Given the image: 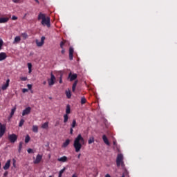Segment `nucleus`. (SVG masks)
Returning <instances> with one entry per match:
<instances>
[{
    "label": "nucleus",
    "mask_w": 177,
    "mask_h": 177,
    "mask_svg": "<svg viewBox=\"0 0 177 177\" xmlns=\"http://www.w3.org/2000/svg\"><path fill=\"white\" fill-rule=\"evenodd\" d=\"M82 145H85V139H84L81 134H78L77 138H75L73 142V147L76 153H79V151H81Z\"/></svg>",
    "instance_id": "nucleus-1"
},
{
    "label": "nucleus",
    "mask_w": 177,
    "mask_h": 177,
    "mask_svg": "<svg viewBox=\"0 0 177 177\" xmlns=\"http://www.w3.org/2000/svg\"><path fill=\"white\" fill-rule=\"evenodd\" d=\"M37 20H41V24L45 27H50V17H46V14H44L42 12L39 13L38 17H37Z\"/></svg>",
    "instance_id": "nucleus-2"
},
{
    "label": "nucleus",
    "mask_w": 177,
    "mask_h": 177,
    "mask_svg": "<svg viewBox=\"0 0 177 177\" xmlns=\"http://www.w3.org/2000/svg\"><path fill=\"white\" fill-rule=\"evenodd\" d=\"M116 165L118 167H124V156H118L116 159Z\"/></svg>",
    "instance_id": "nucleus-3"
},
{
    "label": "nucleus",
    "mask_w": 177,
    "mask_h": 177,
    "mask_svg": "<svg viewBox=\"0 0 177 177\" xmlns=\"http://www.w3.org/2000/svg\"><path fill=\"white\" fill-rule=\"evenodd\" d=\"M55 82H56V77H55V75L51 73L50 78L48 79V83L49 86H53V85H55Z\"/></svg>",
    "instance_id": "nucleus-4"
},
{
    "label": "nucleus",
    "mask_w": 177,
    "mask_h": 177,
    "mask_svg": "<svg viewBox=\"0 0 177 177\" xmlns=\"http://www.w3.org/2000/svg\"><path fill=\"white\" fill-rule=\"evenodd\" d=\"M113 149L118 151L117 156H122V153H121V149L117 145V141H113Z\"/></svg>",
    "instance_id": "nucleus-5"
},
{
    "label": "nucleus",
    "mask_w": 177,
    "mask_h": 177,
    "mask_svg": "<svg viewBox=\"0 0 177 177\" xmlns=\"http://www.w3.org/2000/svg\"><path fill=\"white\" fill-rule=\"evenodd\" d=\"M6 131V126L5 124H2V123H0V138H2V136L5 135Z\"/></svg>",
    "instance_id": "nucleus-6"
},
{
    "label": "nucleus",
    "mask_w": 177,
    "mask_h": 177,
    "mask_svg": "<svg viewBox=\"0 0 177 177\" xmlns=\"http://www.w3.org/2000/svg\"><path fill=\"white\" fill-rule=\"evenodd\" d=\"M8 140L10 143H15L17 140V136L16 134H10L8 136Z\"/></svg>",
    "instance_id": "nucleus-7"
},
{
    "label": "nucleus",
    "mask_w": 177,
    "mask_h": 177,
    "mask_svg": "<svg viewBox=\"0 0 177 177\" xmlns=\"http://www.w3.org/2000/svg\"><path fill=\"white\" fill-rule=\"evenodd\" d=\"M33 163L34 164H39L42 160V156H37L36 158L33 157Z\"/></svg>",
    "instance_id": "nucleus-8"
},
{
    "label": "nucleus",
    "mask_w": 177,
    "mask_h": 177,
    "mask_svg": "<svg viewBox=\"0 0 177 177\" xmlns=\"http://www.w3.org/2000/svg\"><path fill=\"white\" fill-rule=\"evenodd\" d=\"M45 42V37H41V41H38V39L36 40V45L37 46H42Z\"/></svg>",
    "instance_id": "nucleus-9"
},
{
    "label": "nucleus",
    "mask_w": 177,
    "mask_h": 177,
    "mask_svg": "<svg viewBox=\"0 0 177 177\" xmlns=\"http://www.w3.org/2000/svg\"><path fill=\"white\" fill-rule=\"evenodd\" d=\"M30 113H31V107L28 106L22 111V116L24 117V115H28Z\"/></svg>",
    "instance_id": "nucleus-10"
},
{
    "label": "nucleus",
    "mask_w": 177,
    "mask_h": 177,
    "mask_svg": "<svg viewBox=\"0 0 177 177\" xmlns=\"http://www.w3.org/2000/svg\"><path fill=\"white\" fill-rule=\"evenodd\" d=\"M74 55V48L73 47L69 48V59L73 60Z\"/></svg>",
    "instance_id": "nucleus-11"
},
{
    "label": "nucleus",
    "mask_w": 177,
    "mask_h": 177,
    "mask_svg": "<svg viewBox=\"0 0 177 177\" xmlns=\"http://www.w3.org/2000/svg\"><path fill=\"white\" fill-rule=\"evenodd\" d=\"M9 82H10V80L8 79L6 80V83L1 86L2 91H6V89H8V87L9 86Z\"/></svg>",
    "instance_id": "nucleus-12"
},
{
    "label": "nucleus",
    "mask_w": 177,
    "mask_h": 177,
    "mask_svg": "<svg viewBox=\"0 0 177 177\" xmlns=\"http://www.w3.org/2000/svg\"><path fill=\"white\" fill-rule=\"evenodd\" d=\"M102 140L106 145L107 146H110V142H109V139L107 138V136L106 135L102 136Z\"/></svg>",
    "instance_id": "nucleus-13"
},
{
    "label": "nucleus",
    "mask_w": 177,
    "mask_h": 177,
    "mask_svg": "<svg viewBox=\"0 0 177 177\" xmlns=\"http://www.w3.org/2000/svg\"><path fill=\"white\" fill-rule=\"evenodd\" d=\"M9 17H0V24L8 23Z\"/></svg>",
    "instance_id": "nucleus-14"
},
{
    "label": "nucleus",
    "mask_w": 177,
    "mask_h": 177,
    "mask_svg": "<svg viewBox=\"0 0 177 177\" xmlns=\"http://www.w3.org/2000/svg\"><path fill=\"white\" fill-rule=\"evenodd\" d=\"M6 57H8V55H6V53H0V62L5 60Z\"/></svg>",
    "instance_id": "nucleus-15"
},
{
    "label": "nucleus",
    "mask_w": 177,
    "mask_h": 177,
    "mask_svg": "<svg viewBox=\"0 0 177 177\" xmlns=\"http://www.w3.org/2000/svg\"><path fill=\"white\" fill-rule=\"evenodd\" d=\"M68 78L70 79V81H75V80H77V74L69 73Z\"/></svg>",
    "instance_id": "nucleus-16"
},
{
    "label": "nucleus",
    "mask_w": 177,
    "mask_h": 177,
    "mask_svg": "<svg viewBox=\"0 0 177 177\" xmlns=\"http://www.w3.org/2000/svg\"><path fill=\"white\" fill-rule=\"evenodd\" d=\"M10 167V160H7L5 165L3 166V169H5V171H6L7 169H9Z\"/></svg>",
    "instance_id": "nucleus-17"
},
{
    "label": "nucleus",
    "mask_w": 177,
    "mask_h": 177,
    "mask_svg": "<svg viewBox=\"0 0 177 177\" xmlns=\"http://www.w3.org/2000/svg\"><path fill=\"white\" fill-rule=\"evenodd\" d=\"M20 41H21V38H20L19 36L15 37L14 41H13L14 45L16 44H19V42H20Z\"/></svg>",
    "instance_id": "nucleus-18"
},
{
    "label": "nucleus",
    "mask_w": 177,
    "mask_h": 177,
    "mask_svg": "<svg viewBox=\"0 0 177 177\" xmlns=\"http://www.w3.org/2000/svg\"><path fill=\"white\" fill-rule=\"evenodd\" d=\"M68 145H70V140H69V139H67V140H66V141L63 143L62 147L66 148V147H67V146H68Z\"/></svg>",
    "instance_id": "nucleus-19"
},
{
    "label": "nucleus",
    "mask_w": 177,
    "mask_h": 177,
    "mask_svg": "<svg viewBox=\"0 0 177 177\" xmlns=\"http://www.w3.org/2000/svg\"><path fill=\"white\" fill-rule=\"evenodd\" d=\"M48 127H49V122H46L44 124L41 125V128L43 129H48Z\"/></svg>",
    "instance_id": "nucleus-20"
},
{
    "label": "nucleus",
    "mask_w": 177,
    "mask_h": 177,
    "mask_svg": "<svg viewBox=\"0 0 177 177\" xmlns=\"http://www.w3.org/2000/svg\"><path fill=\"white\" fill-rule=\"evenodd\" d=\"M58 161H59L61 162H66V161H67V157L66 156L61 157V158H58Z\"/></svg>",
    "instance_id": "nucleus-21"
},
{
    "label": "nucleus",
    "mask_w": 177,
    "mask_h": 177,
    "mask_svg": "<svg viewBox=\"0 0 177 177\" xmlns=\"http://www.w3.org/2000/svg\"><path fill=\"white\" fill-rule=\"evenodd\" d=\"M28 73L31 74V72L32 71V64L31 63H28Z\"/></svg>",
    "instance_id": "nucleus-22"
},
{
    "label": "nucleus",
    "mask_w": 177,
    "mask_h": 177,
    "mask_svg": "<svg viewBox=\"0 0 177 177\" xmlns=\"http://www.w3.org/2000/svg\"><path fill=\"white\" fill-rule=\"evenodd\" d=\"M77 84H78V81H75V82L73 83V86H72V91L73 92H75V88H77Z\"/></svg>",
    "instance_id": "nucleus-23"
},
{
    "label": "nucleus",
    "mask_w": 177,
    "mask_h": 177,
    "mask_svg": "<svg viewBox=\"0 0 177 177\" xmlns=\"http://www.w3.org/2000/svg\"><path fill=\"white\" fill-rule=\"evenodd\" d=\"M65 93H66V97H67L68 99L71 98V91H70V90L66 91Z\"/></svg>",
    "instance_id": "nucleus-24"
},
{
    "label": "nucleus",
    "mask_w": 177,
    "mask_h": 177,
    "mask_svg": "<svg viewBox=\"0 0 177 177\" xmlns=\"http://www.w3.org/2000/svg\"><path fill=\"white\" fill-rule=\"evenodd\" d=\"M94 142H95V138L90 137L88 140V145H92V143H93Z\"/></svg>",
    "instance_id": "nucleus-25"
},
{
    "label": "nucleus",
    "mask_w": 177,
    "mask_h": 177,
    "mask_svg": "<svg viewBox=\"0 0 177 177\" xmlns=\"http://www.w3.org/2000/svg\"><path fill=\"white\" fill-rule=\"evenodd\" d=\"M70 113H71V109L70 108V105H67L66 106V113L67 115L70 114Z\"/></svg>",
    "instance_id": "nucleus-26"
},
{
    "label": "nucleus",
    "mask_w": 177,
    "mask_h": 177,
    "mask_svg": "<svg viewBox=\"0 0 177 177\" xmlns=\"http://www.w3.org/2000/svg\"><path fill=\"white\" fill-rule=\"evenodd\" d=\"M66 171V167H64L62 169H61L59 172V176L62 177V175H63L64 172Z\"/></svg>",
    "instance_id": "nucleus-27"
},
{
    "label": "nucleus",
    "mask_w": 177,
    "mask_h": 177,
    "mask_svg": "<svg viewBox=\"0 0 177 177\" xmlns=\"http://www.w3.org/2000/svg\"><path fill=\"white\" fill-rule=\"evenodd\" d=\"M15 111H16V106H15L14 108H12L11 109L10 117H13V115H15Z\"/></svg>",
    "instance_id": "nucleus-28"
},
{
    "label": "nucleus",
    "mask_w": 177,
    "mask_h": 177,
    "mask_svg": "<svg viewBox=\"0 0 177 177\" xmlns=\"http://www.w3.org/2000/svg\"><path fill=\"white\" fill-rule=\"evenodd\" d=\"M67 121H68V115L65 114V115H64V124H66V122H67Z\"/></svg>",
    "instance_id": "nucleus-29"
},
{
    "label": "nucleus",
    "mask_w": 177,
    "mask_h": 177,
    "mask_svg": "<svg viewBox=\"0 0 177 177\" xmlns=\"http://www.w3.org/2000/svg\"><path fill=\"white\" fill-rule=\"evenodd\" d=\"M77 127V121L73 120L71 124V128H75Z\"/></svg>",
    "instance_id": "nucleus-30"
},
{
    "label": "nucleus",
    "mask_w": 177,
    "mask_h": 177,
    "mask_svg": "<svg viewBox=\"0 0 177 177\" xmlns=\"http://www.w3.org/2000/svg\"><path fill=\"white\" fill-rule=\"evenodd\" d=\"M32 131L35 132V133H38V126L34 125L32 127Z\"/></svg>",
    "instance_id": "nucleus-31"
},
{
    "label": "nucleus",
    "mask_w": 177,
    "mask_h": 177,
    "mask_svg": "<svg viewBox=\"0 0 177 177\" xmlns=\"http://www.w3.org/2000/svg\"><path fill=\"white\" fill-rule=\"evenodd\" d=\"M21 149H23V142H20L19 145L18 151L20 153L21 151Z\"/></svg>",
    "instance_id": "nucleus-32"
},
{
    "label": "nucleus",
    "mask_w": 177,
    "mask_h": 177,
    "mask_svg": "<svg viewBox=\"0 0 177 177\" xmlns=\"http://www.w3.org/2000/svg\"><path fill=\"white\" fill-rule=\"evenodd\" d=\"M86 103V99L85 97H82L81 98V104H85Z\"/></svg>",
    "instance_id": "nucleus-33"
},
{
    "label": "nucleus",
    "mask_w": 177,
    "mask_h": 177,
    "mask_svg": "<svg viewBox=\"0 0 177 177\" xmlns=\"http://www.w3.org/2000/svg\"><path fill=\"white\" fill-rule=\"evenodd\" d=\"M23 125H24V119H21L19 124V127H23Z\"/></svg>",
    "instance_id": "nucleus-34"
},
{
    "label": "nucleus",
    "mask_w": 177,
    "mask_h": 177,
    "mask_svg": "<svg viewBox=\"0 0 177 177\" xmlns=\"http://www.w3.org/2000/svg\"><path fill=\"white\" fill-rule=\"evenodd\" d=\"M21 36L23 37L24 39H27L28 38V35H27V33H22Z\"/></svg>",
    "instance_id": "nucleus-35"
},
{
    "label": "nucleus",
    "mask_w": 177,
    "mask_h": 177,
    "mask_svg": "<svg viewBox=\"0 0 177 177\" xmlns=\"http://www.w3.org/2000/svg\"><path fill=\"white\" fill-rule=\"evenodd\" d=\"M30 142V136L27 135L25 138V143H28Z\"/></svg>",
    "instance_id": "nucleus-36"
},
{
    "label": "nucleus",
    "mask_w": 177,
    "mask_h": 177,
    "mask_svg": "<svg viewBox=\"0 0 177 177\" xmlns=\"http://www.w3.org/2000/svg\"><path fill=\"white\" fill-rule=\"evenodd\" d=\"M66 44V41H61L60 42V48L61 49H63V46H64V44Z\"/></svg>",
    "instance_id": "nucleus-37"
},
{
    "label": "nucleus",
    "mask_w": 177,
    "mask_h": 177,
    "mask_svg": "<svg viewBox=\"0 0 177 177\" xmlns=\"http://www.w3.org/2000/svg\"><path fill=\"white\" fill-rule=\"evenodd\" d=\"M3 46V41L0 39V50L2 49Z\"/></svg>",
    "instance_id": "nucleus-38"
},
{
    "label": "nucleus",
    "mask_w": 177,
    "mask_h": 177,
    "mask_svg": "<svg viewBox=\"0 0 177 177\" xmlns=\"http://www.w3.org/2000/svg\"><path fill=\"white\" fill-rule=\"evenodd\" d=\"M27 151L29 154H32V153H34V150H32V149H28Z\"/></svg>",
    "instance_id": "nucleus-39"
},
{
    "label": "nucleus",
    "mask_w": 177,
    "mask_h": 177,
    "mask_svg": "<svg viewBox=\"0 0 177 177\" xmlns=\"http://www.w3.org/2000/svg\"><path fill=\"white\" fill-rule=\"evenodd\" d=\"M21 81H27V77H20Z\"/></svg>",
    "instance_id": "nucleus-40"
},
{
    "label": "nucleus",
    "mask_w": 177,
    "mask_h": 177,
    "mask_svg": "<svg viewBox=\"0 0 177 177\" xmlns=\"http://www.w3.org/2000/svg\"><path fill=\"white\" fill-rule=\"evenodd\" d=\"M27 87L28 88L29 90L32 89V84H28Z\"/></svg>",
    "instance_id": "nucleus-41"
},
{
    "label": "nucleus",
    "mask_w": 177,
    "mask_h": 177,
    "mask_svg": "<svg viewBox=\"0 0 177 177\" xmlns=\"http://www.w3.org/2000/svg\"><path fill=\"white\" fill-rule=\"evenodd\" d=\"M62 50H61V53L62 55H64V53H66V50L64 49V48H62Z\"/></svg>",
    "instance_id": "nucleus-42"
},
{
    "label": "nucleus",
    "mask_w": 177,
    "mask_h": 177,
    "mask_svg": "<svg viewBox=\"0 0 177 177\" xmlns=\"http://www.w3.org/2000/svg\"><path fill=\"white\" fill-rule=\"evenodd\" d=\"M12 165H13L14 168H16V160L15 159H13Z\"/></svg>",
    "instance_id": "nucleus-43"
},
{
    "label": "nucleus",
    "mask_w": 177,
    "mask_h": 177,
    "mask_svg": "<svg viewBox=\"0 0 177 177\" xmlns=\"http://www.w3.org/2000/svg\"><path fill=\"white\" fill-rule=\"evenodd\" d=\"M22 92H23V93H26V92H28V89H27V88H23V89H22Z\"/></svg>",
    "instance_id": "nucleus-44"
},
{
    "label": "nucleus",
    "mask_w": 177,
    "mask_h": 177,
    "mask_svg": "<svg viewBox=\"0 0 177 177\" xmlns=\"http://www.w3.org/2000/svg\"><path fill=\"white\" fill-rule=\"evenodd\" d=\"M12 20H17V17H16V16H12Z\"/></svg>",
    "instance_id": "nucleus-45"
},
{
    "label": "nucleus",
    "mask_w": 177,
    "mask_h": 177,
    "mask_svg": "<svg viewBox=\"0 0 177 177\" xmlns=\"http://www.w3.org/2000/svg\"><path fill=\"white\" fill-rule=\"evenodd\" d=\"M73 132H74V130L73 129V127L70 129V133L71 135H73Z\"/></svg>",
    "instance_id": "nucleus-46"
},
{
    "label": "nucleus",
    "mask_w": 177,
    "mask_h": 177,
    "mask_svg": "<svg viewBox=\"0 0 177 177\" xmlns=\"http://www.w3.org/2000/svg\"><path fill=\"white\" fill-rule=\"evenodd\" d=\"M12 2H14V3H19V0H12Z\"/></svg>",
    "instance_id": "nucleus-47"
},
{
    "label": "nucleus",
    "mask_w": 177,
    "mask_h": 177,
    "mask_svg": "<svg viewBox=\"0 0 177 177\" xmlns=\"http://www.w3.org/2000/svg\"><path fill=\"white\" fill-rule=\"evenodd\" d=\"M62 83H63V80H62V75H61L59 79V84H62Z\"/></svg>",
    "instance_id": "nucleus-48"
},
{
    "label": "nucleus",
    "mask_w": 177,
    "mask_h": 177,
    "mask_svg": "<svg viewBox=\"0 0 177 177\" xmlns=\"http://www.w3.org/2000/svg\"><path fill=\"white\" fill-rule=\"evenodd\" d=\"M105 177H111V176H110V174H106Z\"/></svg>",
    "instance_id": "nucleus-49"
},
{
    "label": "nucleus",
    "mask_w": 177,
    "mask_h": 177,
    "mask_svg": "<svg viewBox=\"0 0 177 177\" xmlns=\"http://www.w3.org/2000/svg\"><path fill=\"white\" fill-rule=\"evenodd\" d=\"M72 177H78V176H77V174H75L72 176Z\"/></svg>",
    "instance_id": "nucleus-50"
},
{
    "label": "nucleus",
    "mask_w": 177,
    "mask_h": 177,
    "mask_svg": "<svg viewBox=\"0 0 177 177\" xmlns=\"http://www.w3.org/2000/svg\"><path fill=\"white\" fill-rule=\"evenodd\" d=\"M35 2H37V3H39V1L38 0H35Z\"/></svg>",
    "instance_id": "nucleus-51"
},
{
    "label": "nucleus",
    "mask_w": 177,
    "mask_h": 177,
    "mask_svg": "<svg viewBox=\"0 0 177 177\" xmlns=\"http://www.w3.org/2000/svg\"><path fill=\"white\" fill-rule=\"evenodd\" d=\"M43 84H44V85H46V81H44V82H43Z\"/></svg>",
    "instance_id": "nucleus-52"
},
{
    "label": "nucleus",
    "mask_w": 177,
    "mask_h": 177,
    "mask_svg": "<svg viewBox=\"0 0 177 177\" xmlns=\"http://www.w3.org/2000/svg\"><path fill=\"white\" fill-rule=\"evenodd\" d=\"M6 175H8V172L4 173V176H6Z\"/></svg>",
    "instance_id": "nucleus-53"
},
{
    "label": "nucleus",
    "mask_w": 177,
    "mask_h": 177,
    "mask_svg": "<svg viewBox=\"0 0 177 177\" xmlns=\"http://www.w3.org/2000/svg\"><path fill=\"white\" fill-rule=\"evenodd\" d=\"M0 169H1V162H0Z\"/></svg>",
    "instance_id": "nucleus-54"
},
{
    "label": "nucleus",
    "mask_w": 177,
    "mask_h": 177,
    "mask_svg": "<svg viewBox=\"0 0 177 177\" xmlns=\"http://www.w3.org/2000/svg\"><path fill=\"white\" fill-rule=\"evenodd\" d=\"M122 177H125V176L123 175Z\"/></svg>",
    "instance_id": "nucleus-55"
},
{
    "label": "nucleus",
    "mask_w": 177,
    "mask_h": 177,
    "mask_svg": "<svg viewBox=\"0 0 177 177\" xmlns=\"http://www.w3.org/2000/svg\"><path fill=\"white\" fill-rule=\"evenodd\" d=\"M78 158H80V156H78Z\"/></svg>",
    "instance_id": "nucleus-56"
},
{
    "label": "nucleus",
    "mask_w": 177,
    "mask_h": 177,
    "mask_svg": "<svg viewBox=\"0 0 177 177\" xmlns=\"http://www.w3.org/2000/svg\"><path fill=\"white\" fill-rule=\"evenodd\" d=\"M37 156H39V154H37Z\"/></svg>",
    "instance_id": "nucleus-57"
}]
</instances>
